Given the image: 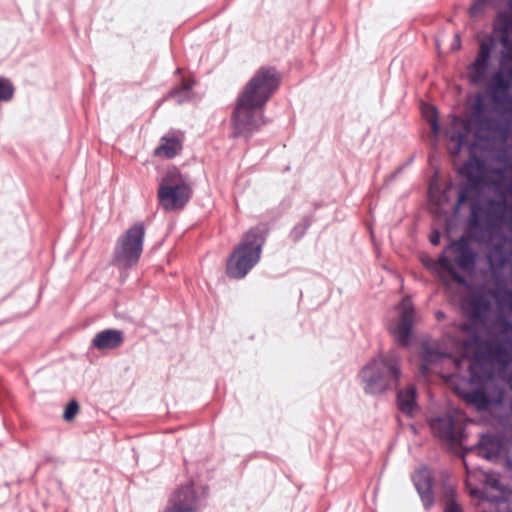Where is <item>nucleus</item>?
Returning <instances> with one entry per match:
<instances>
[{"instance_id":"nucleus-1","label":"nucleus","mask_w":512,"mask_h":512,"mask_svg":"<svg viewBox=\"0 0 512 512\" xmlns=\"http://www.w3.org/2000/svg\"><path fill=\"white\" fill-rule=\"evenodd\" d=\"M280 77L275 68L262 67L238 97L232 115L233 136L248 139L264 123L261 110L278 88Z\"/></svg>"},{"instance_id":"nucleus-2","label":"nucleus","mask_w":512,"mask_h":512,"mask_svg":"<svg viewBox=\"0 0 512 512\" xmlns=\"http://www.w3.org/2000/svg\"><path fill=\"white\" fill-rule=\"evenodd\" d=\"M507 213L508 202L504 196L500 199L486 198L482 203H471L467 226L469 236L475 242L483 243L503 228Z\"/></svg>"},{"instance_id":"nucleus-3","label":"nucleus","mask_w":512,"mask_h":512,"mask_svg":"<svg viewBox=\"0 0 512 512\" xmlns=\"http://www.w3.org/2000/svg\"><path fill=\"white\" fill-rule=\"evenodd\" d=\"M359 376L367 394H381L396 388L402 376L401 357L394 350L380 354L362 368Z\"/></svg>"},{"instance_id":"nucleus-4","label":"nucleus","mask_w":512,"mask_h":512,"mask_svg":"<svg viewBox=\"0 0 512 512\" xmlns=\"http://www.w3.org/2000/svg\"><path fill=\"white\" fill-rule=\"evenodd\" d=\"M264 244L265 236L262 229H249L227 260V276L232 279H243L260 261Z\"/></svg>"},{"instance_id":"nucleus-5","label":"nucleus","mask_w":512,"mask_h":512,"mask_svg":"<svg viewBox=\"0 0 512 512\" xmlns=\"http://www.w3.org/2000/svg\"><path fill=\"white\" fill-rule=\"evenodd\" d=\"M503 50L499 61V70L496 71L488 84V92L495 106H500L503 114L512 119V96L509 90L512 87V37L505 32L501 36Z\"/></svg>"},{"instance_id":"nucleus-6","label":"nucleus","mask_w":512,"mask_h":512,"mask_svg":"<svg viewBox=\"0 0 512 512\" xmlns=\"http://www.w3.org/2000/svg\"><path fill=\"white\" fill-rule=\"evenodd\" d=\"M469 382L479 386L473 390L461 392L465 401L478 411H486L503 402L505 391L494 380L482 372L479 364H470L468 367Z\"/></svg>"},{"instance_id":"nucleus-7","label":"nucleus","mask_w":512,"mask_h":512,"mask_svg":"<svg viewBox=\"0 0 512 512\" xmlns=\"http://www.w3.org/2000/svg\"><path fill=\"white\" fill-rule=\"evenodd\" d=\"M470 240H473L469 233L452 240L439 256L441 269L447 271L451 277L459 284H465L466 279L457 268L463 271H471L477 264V253L471 247Z\"/></svg>"},{"instance_id":"nucleus-8","label":"nucleus","mask_w":512,"mask_h":512,"mask_svg":"<svg viewBox=\"0 0 512 512\" xmlns=\"http://www.w3.org/2000/svg\"><path fill=\"white\" fill-rule=\"evenodd\" d=\"M190 196L187 179L177 169H169L159 183L158 200L162 208L166 211L182 208Z\"/></svg>"},{"instance_id":"nucleus-9","label":"nucleus","mask_w":512,"mask_h":512,"mask_svg":"<svg viewBox=\"0 0 512 512\" xmlns=\"http://www.w3.org/2000/svg\"><path fill=\"white\" fill-rule=\"evenodd\" d=\"M145 237V227L136 223L122 234L115 245L113 263L119 268H130L138 263Z\"/></svg>"},{"instance_id":"nucleus-10","label":"nucleus","mask_w":512,"mask_h":512,"mask_svg":"<svg viewBox=\"0 0 512 512\" xmlns=\"http://www.w3.org/2000/svg\"><path fill=\"white\" fill-rule=\"evenodd\" d=\"M471 121L480 138L489 136L503 135L507 133L509 127V119L501 116H495L492 109L484 102L481 94L476 96L472 109Z\"/></svg>"},{"instance_id":"nucleus-11","label":"nucleus","mask_w":512,"mask_h":512,"mask_svg":"<svg viewBox=\"0 0 512 512\" xmlns=\"http://www.w3.org/2000/svg\"><path fill=\"white\" fill-rule=\"evenodd\" d=\"M202 502L193 482H187L174 490L162 512H199Z\"/></svg>"},{"instance_id":"nucleus-12","label":"nucleus","mask_w":512,"mask_h":512,"mask_svg":"<svg viewBox=\"0 0 512 512\" xmlns=\"http://www.w3.org/2000/svg\"><path fill=\"white\" fill-rule=\"evenodd\" d=\"M496 293L492 290H482L472 293L464 302L463 309L473 324L484 325L492 309V299Z\"/></svg>"},{"instance_id":"nucleus-13","label":"nucleus","mask_w":512,"mask_h":512,"mask_svg":"<svg viewBox=\"0 0 512 512\" xmlns=\"http://www.w3.org/2000/svg\"><path fill=\"white\" fill-rule=\"evenodd\" d=\"M430 428L433 434L448 444H459L463 438L464 426L460 419L451 414L431 419Z\"/></svg>"},{"instance_id":"nucleus-14","label":"nucleus","mask_w":512,"mask_h":512,"mask_svg":"<svg viewBox=\"0 0 512 512\" xmlns=\"http://www.w3.org/2000/svg\"><path fill=\"white\" fill-rule=\"evenodd\" d=\"M399 310V320L390 328V331L398 345L408 346L415 320V310L411 300L404 298L399 305Z\"/></svg>"},{"instance_id":"nucleus-15","label":"nucleus","mask_w":512,"mask_h":512,"mask_svg":"<svg viewBox=\"0 0 512 512\" xmlns=\"http://www.w3.org/2000/svg\"><path fill=\"white\" fill-rule=\"evenodd\" d=\"M493 47V38L482 40L480 42L477 56L467 68L468 78L471 83L476 85L481 84L486 79Z\"/></svg>"},{"instance_id":"nucleus-16","label":"nucleus","mask_w":512,"mask_h":512,"mask_svg":"<svg viewBox=\"0 0 512 512\" xmlns=\"http://www.w3.org/2000/svg\"><path fill=\"white\" fill-rule=\"evenodd\" d=\"M412 479L424 508L426 510L430 509L434 504L432 472L427 467L420 468L415 472Z\"/></svg>"},{"instance_id":"nucleus-17","label":"nucleus","mask_w":512,"mask_h":512,"mask_svg":"<svg viewBox=\"0 0 512 512\" xmlns=\"http://www.w3.org/2000/svg\"><path fill=\"white\" fill-rule=\"evenodd\" d=\"M124 342V333L118 329H105L98 332L92 339L91 345L99 351L114 350Z\"/></svg>"},{"instance_id":"nucleus-18","label":"nucleus","mask_w":512,"mask_h":512,"mask_svg":"<svg viewBox=\"0 0 512 512\" xmlns=\"http://www.w3.org/2000/svg\"><path fill=\"white\" fill-rule=\"evenodd\" d=\"M416 387L413 384L408 385L405 389H401L397 393V404L399 410L406 416L412 417L417 409L416 404Z\"/></svg>"},{"instance_id":"nucleus-19","label":"nucleus","mask_w":512,"mask_h":512,"mask_svg":"<svg viewBox=\"0 0 512 512\" xmlns=\"http://www.w3.org/2000/svg\"><path fill=\"white\" fill-rule=\"evenodd\" d=\"M460 173L473 185L477 186L483 178V162L474 153L470 154L467 162L461 167Z\"/></svg>"},{"instance_id":"nucleus-20","label":"nucleus","mask_w":512,"mask_h":512,"mask_svg":"<svg viewBox=\"0 0 512 512\" xmlns=\"http://www.w3.org/2000/svg\"><path fill=\"white\" fill-rule=\"evenodd\" d=\"M478 454L489 461H495L500 455L498 440L490 435H483L477 444Z\"/></svg>"},{"instance_id":"nucleus-21","label":"nucleus","mask_w":512,"mask_h":512,"mask_svg":"<svg viewBox=\"0 0 512 512\" xmlns=\"http://www.w3.org/2000/svg\"><path fill=\"white\" fill-rule=\"evenodd\" d=\"M452 188V183H448L444 189H440L434 184L429 187V200L432 204L437 206L438 212L441 213L444 206L450 202L448 195L449 190Z\"/></svg>"},{"instance_id":"nucleus-22","label":"nucleus","mask_w":512,"mask_h":512,"mask_svg":"<svg viewBox=\"0 0 512 512\" xmlns=\"http://www.w3.org/2000/svg\"><path fill=\"white\" fill-rule=\"evenodd\" d=\"M181 149L182 145L177 138H162L161 144L155 150V155L173 158Z\"/></svg>"},{"instance_id":"nucleus-23","label":"nucleus","mask_w":512,"mask_h":512,"mask_svg":"<svg viewBox=\"0 0 512 512\" xmlns=\"http://www.w3.org/2000/svg\"><path fill=\"white\" fill-rule=\"evenodd\" d=\"M442 356V353L433 349L429 344L424 343L422 345L421 351V372L425 374L429 370L430 365L438 362L442 358Z\"/></svg>"},{"instance_id":"nucleus-24","label":"nucleus","mask_w":512,"mask_h":512,"mask_svg":"<svg viewBox=\"0 0 512 512\" xmlns=\"http://www.w3.org/2000/svg\"><path fill=\"white\" fill-rule=\"evenodd\" d=\"M447 137L450 141L448 145V151L451 155L456 156L460 153L463 144L466 141L467 133L466 132H447Z\"/></svg>"},{"instance_id":"nucleus-25","label":"nucleus","mask_w":512,"mask_h":512,"mask_svg":"<svg viewBox=\"0 0 512 512\" xmlns=\"http://www.w3.org/2000/svg\"><path fill=\"white\" fill-rule=\"evenodd\" d=\"M194 85V81L189 80L182 83L179 88L170 92L169 96L174 98L177 103L181 104L190 99V92Z\"/></svg>"},{"instance_id":"nucleus-26","label":"nucleus","mask_w":512,"mask_h":512,"mask_svg":"<svg viewBox=\"0 0 512 512\" xmlns=\"http://www.w3.org/2000/svg\"><path fill=\"white\" fill-rule=\"evenodd\" d=\"M423 113L426 115L428 122L430 123L431 130L434 134L435 139L438 138L440 132V125L437 118V111L434 107L425 106L422 108Z\"/></svg>"},{"instance_id":"nucleus-27","label":"nucleus","mask_w":512,"mask_h":512,"mask_svg":"<svg viewBox=\"0 0 512 512\" xmlns=\"http://www.w3.org/2000/svg\"><path fill=\"white\" fill-rule=\"evenodd\" d=\"M14 95V87L12 83L5 78L0 77V102H7Z\"/></svg>"},{"instance_id":"nucleus-28","label":"nucleus","mask_w":512,"mask_h":512,"mask_svg":"<svg viewBox=\"0 0 512 512\" xmlns=\"http://www.w3.org/2000/svg\"><path fill=\"white\" fill-rule=\"evenodd\" d=\"M502 344L505 349L512 352V324L505 321L501 330Z\"/></svg>"},{"instance_id":"nucleus-29","label":"nucleus","mask_w":512,"mask_h":512,"mask_svg":"<svg viewBox=\"0 0 512 512\" xmlns=\"http://www.w3.org/2000/svg\"><path fill=\"white\" fill-rule=\"evenodd\" d=\"M469 193H470V188L468 186H462L459 190V193H458V198H457V202L454 204L453 208H452V213L454 216H457L459 214V211H460V207L462 206V204H464L468 197H469Z\"/></svg>"},{"instance_id":"nucleus-30","label":"nucleus","mask_w":512,"mask_h":512,"mask_svg":"<svg viewBox=\"0 0 512 512\" xmlns=\"http://www.w3.org/2000/svg\"><path fill=\"white\" fill-rule=\"evenodd\" d=\"M310 220L308 218H304L300 223L295 225L292 230V236L296 241H298L306 232L307 228L310 226Z\"/></svg>"},{"instance_id":"nucleus-31","label":"nucleus","mask_w":512,"mask_h":512,"mask_svg":"<svg viewBox=\"0 0 512 512\" xmlns=\"http://www.w3.org/2000/svg\"><path fill=\"white\" fill-rule=\"evenodd\" d=\"M492 0H475L469 9L471 17H477L484 9V7L490 4Z\"/></svg>"},{"instance_id":"nucleus-32","label":"nucleus","mask_w":512,"mask_h":512,"mask_svg":"<svg viewBox=\"0 0 512 512\" xmlns=\"http://www.w3.org/2000/svg\"><path fill=\"white\" fill-rule=\"evenodd\" d=\"M78 409H79L78 403L74 400L70 401L64 410L63 418L66 421L72 420L75 417V415L77 414Z\"/></svg>"},{"instance_id":"nucleus-33","label":"nucleus","mask_w":512,"mask_h":512,"mask_svg":"<svg viewBox=\"0 0 512 512\" xmlns=\"http://www.w3.org/2000/svg\"><path fill=\"white\" fill-rule=\"evenodd\" d=\"M424 264L433 273H439V269L441 268L439 259L434 260V259L430 258V259L425 260Z\"/></svg>"},{"instance_id":"nucleus-34","label":"nucleus","mask_w":512,"mask_h":512,"mask_svg":"<svg viewBox=\"0 0 512 512\" xmlns=\"http://www.w3.org/2000/svg\"><path fill=\"white\" fill-rule=\"evenodd\" d=\"M445 512H462V509H461V507H460L457 503H455V502L451 501V502L446 506V508H445Z\"/></svg>"},{"instance_id":"nucleus-35","label":"nucleus","mask_w":512,"mask_h":512,"mask_svg":"<svg viewBox=\"0 0 512 512\" xmlns=\"http://www.w3.org/2000/svg\"><path fill=\"white\" fill-rule=\"evenodd\" d=\"M440 238H441V235H440V232L438 231H434L431 235H430V242L432 245H438L440 243Z\"/></svg>"},{"instance_id":"nucleus-36","label":"nucleus","mask_w":512,"mask_h":512,"mask_svg":"<svg viewBox=\"0 0 512 512\" xmlns=\"http://www.w3.org/2000/svg\"><path fill=\"white\" fill-rule=\"evenodd\" d=\"M436 317L438 320L443 319L445 317V314L442 311H438L436 313Z\"/></svg>"},{"instance_id":"nucleus-37","label":"nucleus","mask_w":512,"mask_h":512,"mask_svg":"<svg viewBox=\"0 0 512 512\" xmlns=\"http://www.w3.org/2000/svg\"><path fill=\"white\" fill-rule=\"evenodd\" d=\"M508 212L510 213V223H511V229H512V205L508 204Z\"/></svg>"},{"instance_id":"nucleus-38","label":"nucleus","mask_w":512,"mask_h":512,"mask_svg":"<svg viewBox=\"0 0 512 512\" xmlns=\"http://www.w3.org/2000/svg\"><path fill=\"white\" fill-rule=\"evenodd\" d=\"M506 293H507V295H509L511 297L510 307L512 309V291H507Z\"/></svg>"},{"instance_id":"nucleus-39","label":"nucleus","mask_w":512,"mask_h":512,"mask_svg":"<svg viewBox=\"0 0 512 512\" xmlns=\"http://www.w3.org/2000/svg\"><path fill=\"white\" fill-rule=\"evenodd\" d=\"M458 122V118L454 117L452 123L456 124Z\"/></svg>"},{"instance_id":"nucleus-40","label":"nucleus","mask_w":512,"mask_h":512,"mask_svg":"<svg viewBox=\"0 0 512 512\" xmlns=\"http://www.w3.org/2000/svg\"><path fill=\"white\" fill-rule=\"evenodd\" d=\"M456 38H457V41H458V46H457V47H459V46H460V43H459V35H456Z\"/></svg>"},{"instance_id":"nucleus-41","label":"nucleus","mask_w":512,"mask_h":512,"mask_svg":"<svg viewBox=\"0 0 512 512\" xmlns=\"http://www.w3.org/2000/svg\"><path fill=\"white\" fill-rule=\"evenodd\" d=\"M475 342H477L479 340V337L478 336H475L474 339H473Z\"/></svg>"},{"instance_id":"nucleus-42","label":"nucleus","mask_w":512,"mask_h":512,"mask_svg":"<svg viewBox=\"0 0 512 512\" xmlns=\"http://www.w3.org/2000/svg\"><path fill=\"white\" fill-rule=\"evenodd\" d=\"M511 458H512V456L508 457V459H507V460H509V459H511ZM506 465H508V461H506ZM507 468L509 469V466H507Z\"/></svg>"},{"instance_id":"nucleus-43","label":"nucleus","mask_w":512,"mask_h":512,"mask_svg":"<svg viewBox=\"0 0 512 512\" xmlns=\"http://www.w3.org/2000/svg\"><path fill=\"white\" fill-rule=\"evenodd\" d=\"M511 5H512V1H511Z\"/></svg>"}]
</instances>
